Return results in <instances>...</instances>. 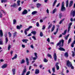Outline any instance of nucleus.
<instances>
[{
  "instance_id": "f257e3e1",
  "label": "nucleus",
  "mask_w": 75,
  "mask_h": 75,
  "mask_svg": "<svg viewBox=\"0 0 75 75\" xmlns=\"http://www.w3.org/2000/svg\"><path fill=\"white\" fill-rule=\"evenodd\" d=\"M64 40L62 39L61 40H60L59 42L57 43L56 45V47L59 46V47H63L64 46Z\"/></svg>"
},
{
  "instance_id": "f03ea898",
  "label": "nucleus",
  "mask_w": 75,
  "mask_h": 75,
  "mask_svg": "<svg viewBox=\"0 0 75 75\" xmlns=\"http://www.w3.org/2000/svg\"><path fill=\"white\" fill-rule=\"evenodd\" d=\"M72 64V63L69 60H67V61L66 65L68 67H69Z\"/></svg>"
},
{
  "instance_id": "7ed1b4c3",
  "label": "nucleus",
  "mask_w": 75,
  "mask_h": 75,
  "mask_svg": "<svg viewBox=\"0 0 75 75\" xmlns=\"http://www.w3.org/2000/svg\"><path fill=\"white\" fill-rule=\"evenodd\" d=\"M71 16H72L73 17H75V10L73 11V10H72L70 12Z\"/></svg>"
},
{
  "instance_id": "20e7f679",
  "label": "nucleus",
  "mask_w": 75,
  "mask_h": 75,
  "mask_svg": "<svg viewBox=\"0 0 75 75\" xmlns=\"http://www.w3.org/2000/svg\"><path fill=\"white\" fill-rule=\"evenodd\" d=\"M26 72H27V69H26V67L25 66V67L24 68V69H23V71L21 75H25V74Z\"/></svg>"
},
{
  "instance_id": "39448f33",
  "label": "nucleus",
  "mask_w": 75,
  "mask_h": 75,
  "mask_svg": "<svg viewBox=\"0 0 75 75\" xmlns=\"http://www.w3.org/2000/svg\"><path fill=\"white\" fill-rule=\"evenodd\" d=\"M53 56L54 61H57V54H56V53H54Z\"/></svg>"
},
{
  "instance_id": "423d86ee",
  "label": "nucleus",
  "mask_w": 75,
  "mask_h": 75,
  "mask_svg": "<svg viewBox=\"0 0 75 75\" xmlns=\"http://www.w3.org/2000/svg\"><path fill=\"white\" fill-rule=\"evenodd\" d=\"M66 11V8L64 6H62L61 7V11Z\"/></svg>"
},
{
  "instance_id": "0eeeda50",
  "label": "nucleus",
  "mask_w": 75,
  "mask_h": 75,
  "mask_svg": "<svg viewBox=\"0 0 75 75\" xmlns=\"http://www.w3.org/2000/svg\"><path fill=\"white\" fill-rule=\"evenodd\" d=\"M27 13H28V11H27V10L26 9H25L22 12V14L24 15L27 14Z\"/></svg>"
},
{
  "instance_id": "6e6552de",
  "label": "nucleus",
  "mask_w": 75,
  "mask_h": 75,
  "mask_svg": "<svg viewBox=\"0 0 75 75\" xmlns=\"http://www.w3.org/2000/svg\"><path fill=\"white\" fill-rule=\"evenodd\" d=\"M73 1H70V2L69 4V7H71L72 6V5L73 4Z\"/></svg>"
},
{
  "instance_id": "1a4fd4ad",
  "label": "nucleus",
  "mask_w": 75,
  "mask_h": 75,
  "mask_svg": "<svg viewBox=\"0 0 75 75\" xmlns=\"http://www.w3.org/2000/svg\"><path fill=\"white\" fill-rule=\"evenodd\" d=\"M21 28H22V25H21L20 26L18 25L16 27V29H18V30H20Z\"/></svg>"
},
{
  "instance_id": "9d476101",
  "label": "nucleus",
  "mask_w": 75,
  "mask_h": 75,
  "mask_svg": "<svg viewBox=\"0 0 75 75\" xmlns=\"http://www.w3.org/2000/svg\"><path fill=\"white\" fill-rule=\"evenodd\" d=\"M35 74H38L40 73V70L38 69H36L35 70Z\"/></svg>"
},
{
  "instance_id": "9b49d317",
  "label": "nucleus",
  "mask_w": 75,
  "mask_h": 75,
  "mask_svg": "<svg viewBox=\"0 0 75 75\" xmlns=\"http://www.w3.org/2000/svg\"><path fill=\"white\" fill-rule=\"evenodd\" d=\"M7 67V64H4V65L2 66V68L3 69L6 68Z\"/></svg>"
},
{
  "instance_id": "f8f14e48",
  "label": "nucleus",
  "mask_w": 75,
  "mask_h": 75,
  "mask_svg": "<svg viewBox=\"0 0 75 75\" xmlns=\"http://www.w3.org/2000/svg\"><path fill=\"white\" fill-rule=\"evenodd\" d=\"M0 35L1 37H2L3 35V31H2L1 30H0Z\"/></svg>"
},
{
  "instance_id": "ddd939ff",
  "label": "nucleus",
  "mask_w": 75,
  "mask_h": 75,
  "mask_svg": "<svg viewBox=\"0 0 75 75\" xmlns=\"http://www.w3.org/2000/svg\"><path fill=\"white\" fill-rule=\"evenodd\" d=\"M12 71L13 72V74L15 75V74H16V69H12Z\"/></svg>"
},
{
  "instance_id": "4468645a",
  "label": "nucleus",
  "mask_w": 75,
  "mask_h": 75,
  "mask_svg": "<svg viewBox=\"0 0 75 75\" xmlns=\"http://www.w3.org/2000/svg\"><path fill=\"white\" fill-rule=\"evenodd\" d=\"M17 58V54H15V55L14 57L13 58H12V59L13 60L14 59H16Z\"/></svg>"
},
{
  "instance_id": "2eb2a0df",
  "label": "nucleus",
  "mask_w": 75,
  "mask_h": 75,
  "mask_svg": "<svg viewBox=\"0 0 75 75\" xmlns=\"http://www.w3.org/2000/svg\"><path fill=\"white\" fill-rule=\"evenodd\" d=\"M58 49L60 51H65V49L62 47H60Z\"/></svg>"
},
{
  "instance_id": "dca6fc26",
  "label": "nucleus",
  "mask_w": 75,
  "mask_h": 75,
  "mask_svg": "<svg viewBox=\"0 0 75 75\" xmlns=\"http://www.w3.org/2000/svg\"><path fill=\"white\" fill-rule=\"evenodd\" d=\"M22 41L23 42H25V43H27V41H28V39H23Z\"/></svg>"
},
{
  "instance_id": "f3484780",
  "label": "nucleus",
  "mask_w": 75,
  "mask_h": 75,
  "mask_svg": "<svg viewBox=\"0 0 75 75\" xmlns=\"http://www.w3.org/2000/svg\"><path fill=\"white\" fill-rule=\"evenodd\" d=\"M26 60L27 62V65H28L29 64V62L28 61V58H26Z\"/></svg>"
},
{
  "instance_id": "a211bd4d",
  "label": "nucleus",
  "mask_w": 75,
  "mask_h": 75,
  "mask_svg": "<svg viewBox=\"0 0 75 75\" xmlns=\"http://www.w3.org/2000/svg\"><path fill=\"white\" fill-rule=\"evenodd\" d=\"M20 0H18L17 1V4L18 6H20Z\"/></svg>"
},
{
  "instance_id": "6ab92c4d",
  "label": "nucleus",
  "mask_w": 75,
  "mask_h": 75,
  "mask_svg": "<svg viewBox=\"0 0 75 75\" xmlns=\"http://www.w3.org/2000/svg\"><path fill=\"white\" fill-rule=\"evenodd\" d=\"M57 0H55L54 1L53 4V5H52L53 7L55 6V4H56V3H57Z\"/></svg>"
},
{
  "instance_id": "aec40b11",
  "label": "nucleus",
  "mask_w": 75,
  "mask_h": 75,
  "mask_svg": "<svg viewBox=\"0 0 75 75\" xmlns=\"http://www.w3.org/2000/svg\"><path fill=\"white\" fill-rule=\"evenodd\" d=\"M8 38L6 37L5 39V43L6 44H7V42H8Z\"/></svg>"
},
{
  "instance_id": "412c9836",
  "label": "nucleus",
  "mask_w": 75,
  "mask_h": 75,
  "mask_svg": "<svg viewBox=\"0 0 75 75\" xmlns=\"http://www.w3.org/2000/svg\"><path fill=\"white\" fill-rule=\"evenodd\" d=\"M41 5L40 4L38 3L36 4V6L37 7V8H39L40 6H41Z\"/></svg>"
},
{
  "instance_id": "4be33fe9",
  "label": "nucleus",
  "mask_w": 75,
  "mask_h": 75,
  "mask_svg": "<svg viewBox=\"0 0 75 75\" xmlns=\"http://www.w3.org/2000/svg\"><path fill=\"white\" fill-rule=\"evenodd\" d=\"M69 4V0H67L66 1V7H68V5Z\"/></svg>"
},
{
  "instance_id": "5701e85b",
  "label": "nucleus",
  "mask_w": 75,
  "mask_h": 75,
  "mask_svg": "<svg viewBox=\"0 0 75 75\" xmlns=\"http://www.w3.org/2000/svg\"><path fill=\"white\" fill-rule=\"evenodd\" d=\"M17 6V4L16 3H14L13 4V5H11V7H16Z\"/></svg>"
},
{
  "instance_id": "b1692460",
  "label": "nucleus",
  "mask_w": 75,
  "mask_h": 75,
  "mask_svg": "<svg viewBox=\"0 0 75 75\" xmlns=\"http://www.w3.org/2000/svg\"><path fill=\"white\" fill-rule=\"evenodd\" d=\"M64 56L65 57H68V52H66L64 54Z\"/></svg>"
},
{
  "instance_id": "393cba45",
  "label": "nucleus",
  "mask_w": 75,
  "mask_h": 75,
  "mask_svg": "<svg viewBox=\"0 0 75 75\" xmlns=\"http://www.w3.org/2000/svg\"><path fill=\"white\" fill-rule=\"evenodd\" d=\"M67 30H64V33H62V35H65L67 34Z\"/></svg>"
},
{
  "instance_id": "a878e982",
  "label": "nucleus",
  "mask_w": 75,
  "mask_h": 75,
  "mask_svg": "<svg viewBox=\"0 0 75 75\" xmlns=\"http://www.w3.org/2000/svg\"><path fill=\"white\" fill-rule=\"evenodd\" d=\"M13 38H14L15 37H17V32H15V33H13Z\"/></svg>"
},
{
  "instance_id": "bb28decb",
  "label": "nucleus",
  "mask_w": 75,
  "mask_h": 75,
  "mask_svg": "<svg viewBox=\"0 0 75 75\" xmlns=\"http://www.w3.org/2000/svg\"><path fill=\"white\" fill-rule=\"evenodd\" d=\"M37 11H34L32 12V15H34L35 14H37Z\"/></svg>"
},
{
  "instance_id": "cd10ccee",
  "label": "nucleus",
  "mask_w": 75,
  "mask_h": 75,
  "mask_svg": "<svg viewBox=\"0 0 75 75\" xmlns=\"http://www.w3.org/2000/svg\"><path fill=\"white\" fill-rule=\"evenodd\" d=\"M25 61L24 59H23L21 61V64H24V63H25Z\"/></svg>"
},
{
  "instance_id": "c85d7f7f",
  "label": "nucleus",
  "mask_w": 75,
  "mask_h": 75,
  "mask_svg": "<svg viewBox=\"0 0 75 75\" xmlns=\"http://www.w3.org/2000/svg\"><path fill=\"white\" fill-rule=\"evenodd\" d=\"M56 11H57V8H55L53 11L52 14H54Z\"/></svg>"
},
{
  "instance_id": "c756f323",
  "label": "nucleus",
  "mask_w": 75,
  "mask_h": 75,
  "mask_svg": "<svg viewBox=\"0 0 75 75\" xmlns=\"http://www.w3.org/2000/svg\"><path fill=\"white\" fill-rule=\"evenodd\" d=\"M69 67V68H71V69H74V67L73 66H72V64Z\"/></svg>"
},
{
  "instance_id": "7c9ffc66",
  "label": "nucleus",
  "mask_w": 75,
  "mask_h": 75,
  "mask_svg": "<svg viewBox=\"0 0 75 75\" xmlns=\"http://www.w3.org/2000/svg\"><path fill=\"white\" fill-rule=\"evenodd\" d=\"M54 29H55V25H53L51 29V32H52V31H53L54 30Z\"/></svg>"
},
{
  "instance_id": "2f4dec72",
  "label": "nucleus",
  "mask_w": 75,
  "mask_h": 75,
  "mask_svg": "<svg viewBox=\"0 0 75 75\" xmlns=\"http://www.w3.org/2000/svg\"><path fill=\"white\" fill-rule=\"evenodd\" d=\"M58 28H57L56 31V32L54 33V35H56L57 33H58Z\"/></svg>"
},
{
  "instance_id": "473e14b6",
  "label": "nucleus",
  "mask_w": 75,
  "mask_h": 75,
  "mask_svg": "<svg viewBox=\"0 0 75 75\" xmlns=\"http://www.w3.org/2000/svg\"><path fill=\"white\" fill-rule=\"evenodd\" d=\"M69 36V34H68L67 36H66L65 37H64L65 39V40H68V37Z\"/></svg>"
},
{
  "instance_id": "72a5a7b5",
  "label": "nucleus",
  "mask_w": 75,
  "mask_h": 75,
  "mask_svg": "<svg viewBox=\"0 0 75 75\" xmlns=\"http://www.w3.org/2000/svg\"><path fill=\"white\" fill-rule=\"evenodd\" d=\"M7 1V0H1V2L2 3L4 2V3H6Z\"/></svg>"
},
{
  "instance_id": "f704fd0d",
  "label": "nucleus",
  "mask_w": 75,
  "mask_h": 75,
  "mask_svg": "<svg viewBox=\"0 0 75 75\" xmlns=\"http://www.w3.org/2000/svg\"><path fill=\"white\" fill-rule=\"evenodd\" d=\"M71 41L72 39H71V38H69L68 41V44H69V43L71 42Z\"/></svg>"
},
{
  "instance_id": "c9c22d12",
  "label": "nucleus",
  "mask_w": 75,
  "mask_h": 75,
  "mask_svg": "<svg viewBox=\"0 0 75 75\" xmlns=\"http://www.w3.org/2000/svg\"><path fill=\"white\" fill-rule=\"evenodd\" d=\"M47 56L48 57H50V58H52V56H51V55L49 54H48L47 55Z\"/></svg>"
},
{
  "instance_id": "e433bc0d",
  "label": "nucleus",
  "mask_w": 75,
  "mask_h": 75,
  "mask_svg": "<svg viewBox=\"0 0 75 75\" xmlns=\"http://www.w3.org/2000/svg\"><path fill=\"white\" fill-rule=\"evenodd\" d=\"M55 67H53L52 68V71H53V73H54V72H55Z\"/></svg>"
},
{
  "instance_id": "4c0bfd02",
  "label": "nucleus",
  "mask_w": 75,
  "mask_h": 75,
  "mask_svg": "<svg viewBox=\"0 0 75 75\" xmlns=\"http://www.w3.org/2000/svg\"><path fill=\"white\" fill-rule=\"evenodd\" d=\"M31 33H32V34H33L35 35V34H36V31H33L31 32Z\"/></svg>"
},
{
  "instance_id": "58836bf2",
  "label": "nucleus",
  "mask_w": 75,
  "mask_h": 75,
  "mask_svg": "<svg viewBox=\"0 0 75 75\" xmlns=\"http://www.w3.org/2000/svg\"><path fill=\"white\" fill-rule=\"evenodd\" d=\"M64 21V19H62V20H61L59 23V24H62V22Z\"/></svg>"
},
{
  "instance_id": "ea45409f",
  "label": "nucleus",
  "mask_w": 75,
  "mask_h": 75,
  "mask_svg": "<svg viewBox=\"0 0 75 75\" xmlns=\"http://www.w3.org/2000/svg\"><path fill=\"white\" fill-rule=\"evenodd\" d=\"M44 35H43V33H42V32H41L40 33V37H42Z\"/></svg>"
},
{
  "instance_id": "a19ab883",
  "label": "nucleus",
  "mask_w": 75,
  "mask_h": 75,
  "mask_svg": "<svg viewBox=\"0 0 75 75\" xmlns=\"http://www.w3.org/2000/svg\"><path fill=\"white\" fill-rule=\"evenodd\" d=\"M52 25L51 23L50 25L49 26L48 29H50V28H51V27H52Z\"/></svg>"
},
{
  "instance_id": "79ce46f5",
  "label": "nucleus",
  "mask_w": 75,
  "mask_h": 75,
  "mask_svg": "<svg viewBox=\"0 0 75 75\" xmlns=\"http://www.w3.org/2000/svg\"><path fill=\"white\" fill-rule=\"evenodd\" d=\"M43 61L45 62H48V60L47 59H46V58H45L43 60Z\"/></svg>"
},
{
  "instance_id": "37998d69",
  "label": "nucleus",
  "mask_w": 75,
  "mask_h": 75,
  "mask_svg": "<svg viewBox=\"0 0 75 75\" xmlns=\"http://www.w3.org/2000/svg\"><path fill=\"white\" fill-rule=\"evenodd\" d=\"M56 67L57 70H59V66H56Z\"/></svg>"
},
{
  "instance_id": "c03bdc74",
  "label": "nucleus",
  "mask_w": 75,
  "mask_h": 75,
  "mask_svg": "<svg viewBox=\"0 0 75 75\" xmlns=\"http://www.w3.org/2000/svg\"><path fill=\"white\" fill-rule=\"evenodd\" d=\"M16 20L14 19L13 20V24H16Z\"/></svg>"
},
{
  "instance_id": "a18cd8bd",
  "label": "nucleus",
  "mask_w": 75,
  "mask_h": 75,
  "mask_svg": "<svg viewBox=\"0 0 75 75\" xmlns=\"http://www.w3.org/2000/svg\"><path fill=\"white\" fill-rule=\"evenodd\" d=\"M5 37L6 38H7V32H6L5 33Z\"/></svg>"
},
{
  "instance_id": "49530a36",
  "label": "nucleus",
  "mask_w": 75,
  "mask_h": 75,
  "mask_svg": "<svg viewBox=\"0 0 75 75\" xmlns=\"http://www.w3.org/2000/svg\"><path fill=\"white\" fill-rule=\"evenodd\" d=\"M3 42L1 40L0 41V45H3Z\"/></svg>"
},
{
  "instance_id": "de8ad7c7",
  "label": "nucleus",
  "mask_w": 75,
  "mask_h": 75,
  "mask_svg": "<svg viewBox=\"0 0 75 75\" xmlns=\"http://www.w3.org/2000/svg\"><path fill=\"white\" fill-rule=\"evenodd\" d=\"M10 48H11V45H9L8 47V50H10Z\"/></svg>"
},
{
  "instance_id": "09e8293b",
  "label": "nucleus",
  "mask_w": 75,
  "mask_h": 75,
  "mask_svg": "<svg viewBox=\"0 0 75 75\" xmlns=\"http://www.w3.org/2000/svg\"><path fill=\"white\" fill-rule=\"evenodd\" d=\"M72 52L73 53V54H72V57H74L75 56V52H74V51H72Z\"/></svg>"
},
{
  "instance_id": "8fccbe9b",
  "label": "nucleus",
  "mask_w": 75,
  "mask_h": 75,
  "mask_svg": "<svg viewBox=\"0 0 75 75\" xmlns=\"http://www.w3.org/2000/svg\"><path fill=\"white\" fill-rule=\"evenodd\" d=\"M72 23H70L69 25V27H71V26L72 25Z\"/></svg>"
},
{
  "instance_id": "3c124183",
  "label": "nucleus",
  "mask_w": 75,
  "mask_h": 75,
  "mask_svg": "<svg viewBox=\"0 0 75 75\" xmlns=\"http://www.w3.org/2000/svg\"><path fill=\"white\" fill-rule=\"evenodd\" d=\"M29 28H28L27 29H26L25 30V31H26L27 32V31H29Z\"/></svg>"
},
{
  "instance_id": "603ef678",
  "label": "nucleus",
  "mask_w": 75,
  "mask_h": 75,
  "mask_svg": "<svg viewBox=\"0 0 75 75\" xmlns=\"http://www.w3.org/2000/svg\"><path fill=\"white\" fill-rule=\"evenodd\" d=\"M70 30H71V27H69L68 28V32H69V31H70Z\"/></svg>"
},
{
  "instance_id": "864d4df0",
  "label": "nucleus",
  "mask_w": 75,
  "mask_h": 75,
  "mask_svg": "<svg viewBox=\"0 0 75 75\" xmlns=\"http://www.w3.org/2000/svg\"><path fill=\"white\" fill-rule=\"evenodd\" d=\"M8 34H9L10 37H11V34L10 33V32H9L8 33Z\"/></svg>"
},
{
  "instance_id": "5fc2aeb1",
  "label": "nucleus",
  "mask_w": 75,
  "mask_h": 75,
  "mask_svg": "<svg viewBox=\"0 0 75 75\" xmlns=\"http://www.w3.org/2000/svg\"><path fill=\"white\" fill-rule=\"evenodd\" d=\"M30 74V71H28L27 72L26 75H29Z\"/></svg>"
},
{
  "instance_id": "6e6d98bb",
  "label": "nucleus",
  "mask_w": 75,
  "mask_h": 75,
  "mask_svg": "<svg viewBox=\"0 0 75 75\" xmlns=\"http://www.w3.org/2000/svg\"><path fill=\"white\" fill-rule=\"evenodd\" d=\"M38 57H35L33 58V60H36Z\"/></svg>"
},
{
  "instance_id": "4d7b16f0",
  "label": "nucleus",
  "mask_w": 75,
  "mask_h": 75,
  "mask_svg": "<svg viewBox=\"0 0 75 75\" xmlns=\"http://www.w3.org/2000/svg\"><path fill=\"white\" fill-rule=\"evenodd\" d=\"M34 55L35 57H38V56H37V54L36 53H35Z\"/></svg>"
},
{
  "instance_id": "13d9d810",
  "label": "nucleus",
  "mask_w": 75,
  "mask_h": 75,
  "mask_svg": "<svg viewBox=\"0 0 75 75\" xmlns=\"http://www.w3.org/2000/svg\"><path fill=\"white\" fill-rule=\"evenodd\" d=\"M45 28V25H44L43 26V28H42V30H44Z\"/></svg>"
},
{
  "instance_id": "bf43d9fd",
  "label": "nucleus",
  "mask_w": 75,
  "mask_h": 75,
  "mask_svg": "<svg viewBox=\"0 0 75 75\" xmlns=\"http://www.w3.org/2000/svg\"><path fill=\"white\" fill-rule=\"evenodd\" d=\"M2 16H3V15L2 13L0 12V18H1L2 17Z\"/></svg>"
},
{
  "instance_id": "052dcab7",
  "label": "nucleus",
  "mask_w": 75,
  "mask_h": 75,
  "mask_svg": "<svg viewBox=\"0 0 75 75\" xmlns=\"http://www.w3.org/2000/svg\"><path fill=\"white\" fill-rule=\"evenodd\" d=\"M13 51H11L10 54H11V56H12V55H13Z\"/></svg>"
},
{
  "instance_id": "680f3d73",
  "label": "nucleus",
  "mask_w": 75,
  "mask_h": 75,
  "mask_svg": "<svg viewBox=\"0 0 75 75\" xmlns=\"http://www.w3.org/2000/svg\"><path fill=\"white\" fill-rule=\"evenodd\" d=\"M64 2L63 1L62 2L61 6H64Z\"/></svg>"
},
{
  "instance_id": "e2e57ef3",
  "label": "nucleus",
  "mask_w": 75,
  "mask_h": 75,
  "mask_svg": "<svg viewBox=\"0 0 75 75\" xmlns=\"http://www.w3.org/2000/svg\"><path fill=\"white\" fill-rule=\"evenodd\" d=\"M47 41L50 42V38H48L47 39Z\"/></svg>"
},
{
  "instance_id": "0e129e2a",
  "label": "nucleus",
  "mask_w": 75,
  "mask_h": 75,
  "mask_svg": "<svg viewBox=\"0 0 75 75\" xmlns=\"http://www.w3.org/2000/svg\"><path fill=\"white\" fill-rule=\"evenodd\" d=\"M18 10L19 11H21V7L18 8Z\"/></svg>"
},
{
  "instance_id": "69168bd1",
  "label": "nucleus",
  "mask_w": 75,
  "mask_h": 75,
  "mask_svg": "<svg viewBox=\"0 0 75 75\" xmlns=\"http://www.w3.org/2000/svg\"><path fill=\"white\" fill-rule=\"evenodd\" d=\"M32 37L33 38L34 40H36V38L35 37V36H33Z\"/></svg>"
},
{
  "instance_id": "338daca9",
  "label": "nucleus",
  "mask_w": 75,
  "mask_h": 75,
  "mask_svg": "<svg viewBox=\"0 0 75 75\" xmlns=\"http://www.w3.org/2000/svg\"><path fill=\"white\" fill-rule=\"evenodd\" d=\"M36 25L37 27H39V23L37 22L36 23Z\"/></svg>"
},
{
  "instance_id": "774afa93",
  "label": "nucleus",
  "mask_w": 75,
  "mask_h": 75,
  "mask_svg": "<svg viewBox=\"0 0 75 75\" xmlns=\"http://www.w3.org/2000/svg\"><path fill=\"white\" fill-rule=\"evenodd\" d=\"M22 47L23 48H25V45H23V44H22Z\"/></svg>"
}]
</instances>
